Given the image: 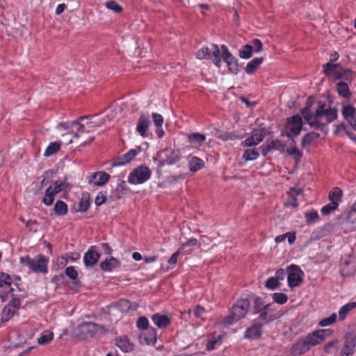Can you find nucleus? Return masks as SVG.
I'll return each instance as SVG.
<instances>
[{
  "label": "nucleus",
  "mask_w": 356,
  "mask_h": 356,
  "mask_svg": "<svg viewBox=\"0 0 356 356\" xmlns=\"http://www.w3.org/2000/svg\"><path fill=\"white\" fill-rule=\"evenodd\" d=\"M273 300L280 305L285 304L288 300V296L283 293H274L273 294Z\"/></svg>",
  "instance_id": "46"
},
{
  "label": "nucleus",
  "mask_w": 356,
  "mask_h": 356,
  "mask_svg": "<svg viewBox=\"0 0 356 356\" xmlns=\"http://www.w3.org/2000/svg\"><path fill=\"white\" fill-rule=\"evenodd\" d=\"M318 137V134L315 133H309L306 134L302 140V145H306L310 144L313 140H316Z\"/></svg>",
  "instance_id": "52"
},
{
  "label": "nucleus",
  "mask_w": 356,
  "mask_h": 356,
  "mask_svg": "<svg viewBox=\"0 0 356 356\" xmlns=\"http://www.w3.org/2000/svg\"><path fill=\"white\" fill-rule=\"evenodd\" d=\"M337 318V314L333 313L330 316L322 319L318 324L321 327H327L331 325L336 322Z\"/></svg>",
  "instance_id": "42"
},
{
  "label": "nucleus",
  "mask_w": 356,
  "mask_h": 356,
  "mask_svg": "<svg viewBox=\"0 0 356 356\" xmlns=\"http://www.w3.org/2000/svg\"><path fill=\"white\" fill-rule=\"evenodd\" d=\"M221 57L227 64L229 72L236 74L238 72L237 59L231 54L225 45L221 46Z\"/></svg>",
  "instance_id": "12"
},
{
  "label": "nucleus",
  "mask_w": 356,
  "mask_h": 356,
  "mask_svg": "<svg viewBox=\"0 0 356 356\" xmlns=\"http://www.w3.org/2000/svg\"><path fill=\"white\" fill-rule=\"evenodd\" d=\"M136 325L139 330H147L148 326H149V321L146 317L140 316L138 318V319L137 321Z\"/></svg>",
  "instance_id": "50"
},
{
  "label": "nucleus",
  "mask_w": 356,
  "mask_h": 356,
  "mask_svg": "<svg viewBox=\"0 0 356 356\" xmlns=\"http://www.w3.org/2000/svg\"><path fill=\"white\" fill-rule=\"evenodd\" d=\"M151 124L149 115L141 113L136 124V131L143 138L149 137L148 130Z\"/></svg>",
  "instance_id": "13"
},
{
  "label": "nucleus",
  "mask_w": 356,
  "mask_h": 356,
  "mask_svg": "<svg viewBox=\"0 0 356 356\" xmlns=\"http://www.w3.org/2000/svg\"><path fill=\"white\" fill-rule=\"evenodd\" d=\"M152 117L156 128L162 127L164 121L163 117L157 113H152Z\"/></svg>",
  "instance_id": "51"
},
{
  "label": "nucleus",
  "mask_w": 356,
  "mask_h": 356,
  "mask_svg": "<svg viewBox=\"0 0 356 356\" xmlns=\"http://www.w3.org/2000/svg\"><path fill=\"white\" fill-rule=\"evenodd\" d=\"M337 89L338 94L344 97L348 98L350 96V92L349 90V86L346 83L344 82H339L337 85Z\"/></svg>",
  "instance_id": "37"
},
{
  "label": "nucleus",
  "mask_w": 356,
  "mask_h": 356,
  "mask_svg": "<svg viewBox=\"0 0 356 356\" xmlns=\"http://www.w3.org/2000/svg\"><path fill=\"white\" fill-rule=\"evenodd\" d=\"M152 175L150 169L145 165H140L134 169L128 176V181L131 184H142L148 181Z\"/></svg>",
  "instance_id": "8"
},
{
  "label": "nucleus",
  "mask_w": 356,
  "mask_h": 356,
  "mask_svg": "<svg viewBox=\"0 0 356 356\" xmlns=\"http://www.w3.org/2000/svg\"><path fill=\"white\" fill-rule=\"evenodd\" d=\"M301 113L311 127L320 129L325 133L327 132L326 126L337 118V110L325 104H319L314 113L308 107L304 108Z\"/></svg>",
  "instance_id": "1"
},
{
  "label": "nucleus",
  "mask_w": 356,
  "mask_h": 356,
  "mask_svg": "<svg viewBox=\"0 0 356 356\" xmlns=\"http://www.w3.org/2000/svg\"><path fill=\"white\" fill-rule=\"evenodd\" d=\"M100 254L95 250V246H91L85 253L83 262L86 267H92L99 261Z\"/></svg>",
  "instance_id": "17"
},
{
  "label": "nucleus",
  "mask_w": 356,
  "mask_h": 356,
  "mask_svg": "<svg viewBox=\"0 0 356 356\" xmlns=\"http://www.w3.org/2000/svg\"><path fill=\"white\" fill-rule=\"evenodd\" d=\"M306 222L308 224L314 223L318 220L319 216L316 211L305 213Z\"/></svg>",
  "instance_id": "48"
},
{
  "label": "nucleus",
  "mask_w": 356,
  "mask_h": 356,
  "mask_svg": "<svg viewBox=\"0 0 356 356\" xmlns=\"http://www.w3.org/2000/svg\"><path fill=\"white\" fill-rule=\"evenodd\" d=\"M21 263L23 266H27L33 273H47L48 259L42 254H39L34 258L29 257L21 258Z\"/></svg>",
  "instance_id": "6"
},
{
  "label": "nucleus",
  "mask_w": 356,
  "mask_h": 356,
  "mask_svg": "<svg viewBox=\"0 0 356 356\" xmlns=\"http://www.w3.org/2000/svg\"><path fill=\"white\" fill-rule=\"evenodd\" d=\"M16 311L10 305H6L1 314V321L2 322H7L15 315Z\"/></svg>",
  "instance_id": "35"
},
{
  "label": "nucleus",
  "mask_w": 356,
  "mask_h": 356,
  "mask_svg": "<svg viewBox=\"0 0 356 356\" xmlns=\"http://www.w3.org/2000/svg\"><path fill=\"white\" fill-rule=\"evenodd\" d=\"M206 140V136L200 133H191L187 135V141L193 147H200Z\"/></svg>",
  "instance_id": "25"
},
{
  "label": "nucleus",
  "mask_w": 356,
  "mask_h": 356,
  "mask_svg": "<svg viewBox=\"0 0 356 356\" xmlns=\"http://www.w3.org/2000/svg\"><path fill=\"white\" fill-rule=\"evenodd\" d=\"M213 51L211 55V60H212L213 63H214V65L217 67H220L221 65L220 49H219L218 45H216V44H213Z\"/></svg>",
  "instance_id": "39"
},
{
  "label": "nucleus",
  "mask_w": 356,
  "mask_h": 356,
  "mask_svg": "<svg viewBox=\"0 0 356 356\" xmlns=\"http://www.w3.org/2000/svg\"><path fill=\"white\" fill-rule=\"evenodd\" d=\"M338 208V206L335 205V204L330 202L329 204H325L323 206L321 209V212L322 215L323 216H327L330 213H331L332 211L337 210Z\"/></svg>",
  "instance_id": "47"
},
{
  "label": "nucleus",
  "mask_w": 356,
  "mask_h": 356,
  "mask_svg": "<svg viewBox=\"0 0 356 356\" xmlns=\"http://www.w3.org/2000/svg\"><path fill=\"white\" fill-rule=\"evenodd\" d=\"M310 349L305 338L302 337L293 345L291 349V353L294 356L300 355L309 351Z\"/></svg>",
  "instance_id": "19"
},
{
  "label": "nucleus",
  "mask_w": 356,
  "mask_h": 356,
  "mask_svg": "<svg viewBox=\"0 0 356 356\" xmlns=\"http://www.w3.org/2000/svg\"><path fill=\"white\" fill-rule=\"evenodd\" d=\"M356 307V302H350L342 306L339 311V318L343 321L346 318L348 314Z\"/></svg>",
  "instance_id": "34"
},
{
  "label": "nucleus",
  "mask_w": 356,
  "mask_h": 356,
  "mask_svg": "<svg viewBox=\"0 0 356 356\" xmlns=\"http://www.w3.org/2000/svg\"><path fill=\"white\" fill-rule=\"evenodd\" d=\"M340 271L343 276H350L355 273V266L352 261L342 259L340 265Z\"/></svg>",
  "instance_id": "26"
},
{
  "label": "nucleus",
  "mask_w": 356,
  "mask_h": 356,
  "mask_svg": "<svg viewBox=\"0 0 356 356\" xmlns=\"http://www.w3.org/2000/svg\"><path fill=\"white\" fill-rule=\"evenodd\" d=\"M279 283L277 278L271 277L266 280V286L270 289H275L279 285Z\"/></svg>",
  "instance_id": "56"
},
{
  "label": "nucleus",
  "mask_w": 356,
  "mask_h": 356,
  "mask_svg": "<svg viewBox=\"0 0 356 356\" xmlns=\"http://www.w3.org/2000/svg\"><path fill=\"white\" fill-rule=\"evenodd\" d=\"M356 346V339L355 337H346V341L342 350L341 356H353L355 347Z\"/></svg>",
  "instance_id": "24"
},
{
  "label": "nucleus",
  "mask_w": 356,
  "mask_h": 356,
  "mask_svg": "<svg viewBox=\"0 0 356 356\" xmlns=\"http://www.w3.org/2000/svg\"><path fill=\"white\" fill-rule=\"evenodd\" d=\"M302 127V120L298 115H293L286 122L285 133L289 138L295 137L300 133Z\"/></svg>",
  "instance_id": "9"
},
{
  "label": "nucleus",
  "mask_w": 356,
  "mask_h": 356,
  "mask_svg": "<svg viewBox=\"0 0 356 356\" xmlns=\"http://www.w3.org/2000/svg\"><path fill=\"white\" fill-rule=\"evenodd\" d=\"M118 305L122 312H127L131 307V303L127 300H120L118 302Z\"/></svg>",
  "instance_id": "57"
},
{
  "label": "nucleus",
  "mask_w": 356,
  "mask_h": 356,
  "mask_svg": "<svg viewBox=\"0 0 356 356\" xmlns=\"http://www.w3.org/2000/svg\"><path fill=\"white\" fill-rule=\"evenodd\" d=\"M265 137V133L263 130H257L253 134L248 137L244 141L242 142V145L244 147H252L257 145L260 143Z\"/></svg>",
  "instance_id": "18"
},
{
  "label": "nucleus",
  "mask_w": 356,
  "mask_h": 356,
  "mask_svg": "<svg viewBox=\"0 0 356 356\" xmlns=\"http://www.w3.org/2000/svg\"><path fill=\"white\" fill-rule=\"evenodd\" d=\"M66 275L72 280H76L78 277V273L73 266H68L65 268Z\"/></svg>",
  "instance_id": "55"
},
{
  "label": "nucleus",
  "mask_w": 356,
  "mask_h": 356,
  "mask_svg": "<svg viewBox=\"0 0 356 356\" xmlns=\"http://www.w3.org/2000/svg\"><path fill=\"white\" fill-rule=\"evenodd\" d=\"M346 221L350 224L356 223V207L353 204L350 207L346 215Z\"/></svg>",
  "instance_id": "44"
},
{
  "label": "nucleus",
  "mask_w": 356,
  "mask_h": 356,
  "mask_svg": "<svg viewBox=\"0 0 356 356\" xmlns=\"http://www.w3.org/2000/svg\"><path fill=\"white\" fill-rule=\"evenodd\" d=\"M90 207V200L88 195L82 197L79 204L78 210L81 212H86Z\"/></svg>",
  "instance_id": "45"
},
{
  "label": "nucleus",
  "mask_w": 356,
  "mask_h": 356,
  "mask_svg": "<svg viewBox=\"0 0 356 356\" xmlns=\"http://www.w3.org/2000/svg\"><path fill=\"white\" fill-rule=\"evenodd\" d=\"M261 334V326L254 325L245 331V337L250 339H258Z\"/></svg>",
  "instance_id": "32"
},
{
  "label": "nucleus",
  "mask_w": 356,
  "mask_h": 356,
  "mask_svg": "<svg viewBox=\"0 0 356 356\" xmlns=\"http://www.w3.org/2000/svg\"><path fill=\"white\" fill-rule=\"evenodd\" d=\"M54 333L49 330H45L42 332L40 337L38 339V343L40 345H45L50 343L54 339Z\"/></svg>",
  "instance_id": "36"
},
{
  "label": "nucleus",
  "mask_w": 356,
  "mask_h": 356,
  "mask_svg": "<svg viewBox=\"0 0 356 356\" xmlns=\"http://www.w3.org/2000/svg\"><path fill=\"white\" fill-rule=\"evenodd\" d=\"M152 320L154 325L159 328L165 327L170 323V319L168 316L159 314H154Z\"/></svg>",
  "instance_id": "29"
},
{
  "label": "nucleus",
  "mask_w": 356,
  "mask_h": 356,
  "mask_svg": "<svg viewBox=\"0 0 356 356\" xmlns=\"http://www.w3.org/2000/svg\"><path fill=\"white\" fill-rule=\"evenodd\" d=\"M106 197V192H99L95 200V204L97 207L102 205L105 202Z\"/></svg>",
  "instance_id": "53"
},
{
  "label": "nucleus",
  "mask_w": 356,
  "mask_h": 356,
  "mask_svg": "<svg viewBox=\"0 0 356 356\" xmlns=\"http://www.w3.org/2000/svg\"><path fill=\"white\" fill-rule=\"evenodd\" d=\"M99 325L95 323L86 322L79 326L80 332L86 337H93L99 330Z\"/></svg>",
  "instance_id": "21"
},
{
  "label": "nucleus",
  "mask_w": 356,
  "mask_h": 356,
  "mask_svg": "<svg viewBox=\"0 0 356 356\" xmlns=\"http://www.w3.org/2000/svg\"><path fill=\"white\" fill-rule=\"evenodd\" d=\"M53 211L56 216H65L67 213V204L63 200H58L53 208Z\"/></svg>",
  "instance_id": "33"
},
{
  "label": "nucleus",
  "mask_w": 356,
  "mask_h": 356,
  "mask_svg": "<svg viewBox=\"0 0 356 356\" xmlns=\"http://www.w3.org/2000/svg\"><path fill=\"white\" fill-rule=\"evenodd\" d=\"M197 244V240L195 238H191L188 240L187 242L184 243L181 247L179 248L180 250H184L187 246H195Z\"/></svg>",
  "instance_id": "62"
},
{
  "label": "nucleus",
  "mask_w": 356,
  "mask_h": 356,
  "mask_svg": "<svg viewBox=\"0 0 356 356\" xmlns=\"http://www.w3.org/2000/svg\"><path fill=\"white\" fill-rule=\"evenodd\" d=\"M286 152L289 155L295 156L296 159H300L302 156L300 151L296 147H293L289 149H287Z\"/></svg>",
  "instance_id": "61"
},
{
  "label": "nucleus",
  "mask_w": 356,
  "mask_h": 356,
  "mask_svg": "<svg viewBox=\"0 0 356 356\" xmlns=\"http://www.w3.org/2000/svg\"><path fill=\"white\" fill-rule=\"evenodd\" d=\"M140 147L138 149H131L127 153L115 158L112 162V165L120 166L127 164L132 161L140 153Z\"/></svg>",
  "instance_id": "14"
},
{
  "label": "nucleus",
  "mask_w": 356,
  "mask_h": 356,
  "mask_svg": "<svg viewBox=\"0 0 356 356\" xmlns=\"http://www.w3.org/2000/svg\"><path fill=\"white\" fill-rule=\"evenodd\" d=\"M204 161L197 156H192L188 161L190 171L195 172L204 167Z\"/></svg>",
  "instance_id": "28"
},
{
  "label": "nucleus",
  "mask_w": 356,
  "mask_h": 356,
  "mask_svg": "<svg viewBox=\"0 0 356 356\" xmlns=\"http://www.w3.org/2000/svg\"><path fill=\"white\" fill-rule=\"evenodd\" d=\"M20 291L21 289L17 281L7 273H0V297L3 302L8 299L9 295L17 296Z\"/></svg>",
  "instance_id": "4"
},
{
  "label": "nucleus",
  "mask_w": 356,
  "mask_h": 356,
  "mask_svg": "<svg viewBox=\"0 0 356 356\" xmlns=\"http://www.w3.org/2000/svg\"><path fill=\"white\" fill-rule=\"evenodd\" d=\"M209 54V49L208 47H202L197 51L196 53V56L198 59H202L206 57Z\"/></svg>",
  "instance_id": "60"
},
{
  "label": "nucleus",
  "mask_w": 356,
  "mask_h": 356,
  "mask_svg": "<svg viewBox=\"0 0 356 356\" xmlns=\"http://www.w3.org/2000/svg\"><path fill=\"white\" fill-rule=\"evenodd\" d=\"M121 266L120 261L113 257L106 259L100 263V268L103 271L111 272L119 268Z\"/></svg>",
  "instance_id": "23"
},
{
  "label": "nucleus",
  "mask_w": 356,
  "mask_h": 356,
  "mask_svg": "<svg viewBox=\"0 0 356 356\" xmlns=\"http://www.w3.org/2000/svg\"><path fill=\"white\" fill-rule=\"evenodd\" d=\"M87 118L86 116L81 117L76 121L60 124L57 128L60 131H67L66 133L63 134V136L71 134L74 138H83L85 134L89 133L99 125L98 122L93 121L88 122L86 124L81 122Z\"/></svg>",
  "instance_id": "2"
},
{
  "label": "nucleus",
  "mask_w": 356,
  "mask_h": 356,
  "mask_svg": "<svg viewBox=\"0 0 356 356\" xmlns=\"http://www.w3.org/2000/svg\"><path fill=\"white\" fill-rule=\"evenodd\" d=\"M323 72L334 80L343 79L348 80L353 72L348 69H343L339 64L329 62L323 65Z\"/></svg>",
  "instance_id": "7"
},
{
  "label": "nucleus",
  "mask_w": 356,
  "mask_h": 356,
  "mask_svg": "<svg viewBox=\"0 0 356 356\" xmlns=\"http://www.w3.org/2000/svg\"><path fill=\"white\" fill-rule=\"evenodd\" d=\"M205 313V309L198 305L193 312L195 316L200 318Z\"/></svg>",
  "instance_id": "63"
},
{
  "label": "nucleus",
  "mask_w": 356,
  "mask_h": 356,
  "mask_svg": "<svg viewBox=\"0 0 356 356\" xmlns=\"http://www.w3.org/2000/svg\"><path fill=\"white\" fill-rule=\"evenodd\" d=\"M116 346L124 353H128L132 350V345L127 336H120L115 339Z\"/></svg>",
  "instance_id": "27"
},
{
  "label": "nucleus",
  "mask_w": 356,
  "mask_h": 356,
  "mask_svg": "<svg viewBox=\"0 0 356 356\" xmlns=\"http://www.w3.org/2000/svg\"><path fill=\"white\" fill-rule=\"evenodd\" d=\"M218 343L217 339H213L209 340L207 343V348L208 350H212L216 348V344Z\"/></svg>",
  "instance_id": "64"
},
{
  "label": "nucleus",
  "mask_w": 356,
  "mask_h": 356,
  "mask_svg": "<svg viewBox=\"0 0 356 356\" xmlns=\"http://www.w3.org/2000/svg\"><path fill=\"white\" fill-rule=\"evenodd\" d=\"M250 307V302L246 298L238 300L232 306L230 314L223 320L226 325H231L243 318Z\"/></svg>",
  "instance_id": "5"
},
{
  "label": "nucleus",
  "mask_w": 356,
  "mask_h": 356,
  "mask_svg": "<svg viewBox=\"0 0 356 356\" xmlns=\"http://www.w3.org/2000/svg\"><path fill=\"white\" fill-rule=\"evenodd\" d=\"M72 186L66 179H58L53 181L45 190L42 202L46 206H51L54 202L55 196L60 193H68Z\"/></svg>",
  "instance_id": "3"
},
{
  "label": "nucleus",
  "mask_w": 356,
  "mask_h": 356,
  "mask_svg": "<svg viewBox=\"0 0 356 356\" xmlns=\"http://www.w3.org/2000/svg\"><path fill=\"white\" fill-rule=\"evenodd\" d=\"M253 47L250 44H246L242 47L239 50V56L243 59H248L252 56Z\"/></svg>",
  "instance_id": "41"
},
{
  "label": "nucleus",
  "mask_w": 356,
  "mask_h": 356,
  "mask_svg": "<svg viewBox=\"0 0 356 356\" xmlns=\"http://www.w3.org/2000/svg\"><path fill=\"white\" fill-rule=\"evenodd\" d=\"M181 251V250H180V248H179L177 252H175V253H173L171 255V257H170V259H168V261L169 265H170L172 266H175L177 264L178 257H179Z\"/></svg>",
  "instance_id": "58"
},
{
  "label": "nucleus",
  "mask_w": 356,
  "mask_h": 356,
  "mask_svg": "<svg viewBox=\"0 0 356 356\" xmlns=\"http://www.w3.org/2000/svg\"><path fill=\"white\" fill-rule=\"evenodd\" d=\"M332 333V332L330 329L318 330L308 334L305 338L310 348H312L314 346L321 344L326 338L330 337Z\"/></svg>",
  "instance_id": "10"
},
{
  "label": "nucleus",
  "mask_w": 356,
  "mask_h": 356,
  "mask_svg": "<svg viewBox=\"0 0 356 356\" xmlns=\"http://www.w3.org/2000/svg\"><path fill=\"white\" fill-rule=\"evenodd\" d=\"M110 175L104 171H97L92 173L89 180L90 184L95 186H103L109 179Z\"/></svg>",
  "instance_id": "22"
},
{
  "label": "nucleus",
  "mask_w": 356,
  "mask_h": 356,
  "mask_svg": "<svg viewBox=\"0 0 356 356\" xmlns=\"http://www.w3.org/2000/svg\"><path fill=\"white\" fill-rule=\"evenodd\" d=\"M302 195V190L299 187L291 188L287 192V199L284 202L286 207L297 208L298 207V197Z\"/></svg>",
  "instance_id": "15"
},
{
  "label": "nucleus",
  "mask_w": 356,
  "mask_h": 356,
  "mask_svg": "<svg viewBox=\"0 0 356 356\" xmlns=\"http://www.w3.org/2000/svg\"><path fill=\"white\" fill-rule=\"evenodd\" d=\"M60 148V143L59 142L50 143L47 146L44 155L45 156H50L59 151Z\"/></svg>",
  "instance_id": "40"
},
{
  "label": "nucleus",
  "mask_w": 356,
  "mask_h": 356,
  "mask_svg": "<svg viewBox=\"0 0 356 356\" xmlns=\"http://www.w3.org/2000/svg\"><path fill=\"white\" fill-rule=\"evenodd\" d=\"M259 155L257 149H248L244 152L243 159L246 161H254L259 157Z\"/></svg>",
  "instance_id": "38"
},
{
  "label": "nucleus",
  "mask_w": 356,
  "mask_h": 356,
  "mask_svg": "<svg viewBox=\"0 0 356 356\" xmlns=\"http://www.w3.org/2000/svg\"><path fill=\"white\" fill-rule=\"evenodd\" d=\"M264 58L262 57L255 58L251 60L246 65L245 71L248 74H254L259 67L262 64Z\"/></svg>",
  "instance_id": "31"
},
{
  "label": "nucleus",
  "mask_w": 356,
  "mask_h": 356,
  "mask_svg": "<svg viewBox=\"0 0 356 356\" xmlns=\"http://www.w3.org/2000/svg\"><path fill=\"white\" fill-rule=\"evenodd\" d=\"M17 296H18V294L17 296H11L10 295H9V297L12 298V299L7 304V305L11 306V307L13 309H14L15 311H17L19 309V307L21 305L20 300Z\"/></svg>",
  "instance_id": "54"
},
{
  "label": "nucleus",
  "mask_w": 356,
  "mask_h": 356,
  "mask_svg": "<svg viewBox=\"0 0 356 356\" xmlns=\"http://www.w3.org/2000/svg\"><path fill=\"white\" fill-rule=\"evenodd\" d=\"M288 284L290 288L298 286L302 282V270L297 266L291 265L287 269Z\"/></svg>",
  "instance_id": "11"
},
{
  "label": "nucleus",
  "mask_w": 356,
  "mask_h": 356,
  "mask_svg": "<svg viewBox=\"0 0 356 356\" xmlns=\"http://www.w3.org/2000/svg\"><path fill=\"white\" fill-rule=\"evenodd\" d=\"M251 46L253 47V51L255 52L261 51L263 47L262 42L259 39H254L252 40V45Z\"/></svg>",
  "instance_id": "59"
},
{
  "label": "nucleus",
  "mask_w": 356,
  "mask_h": 356,
  "mask_svg": "<svg viewBox=\"0 0 356 356\" xmlns=\"http://www.w3.org/2000/svg\"><path fill=\"white\" fill-rule=\"evenodd\" d=\"M148 337L146 334H144V340L147 344H154L156 342V330L154 328H151L147 332Z\"/></svg>",
  "instance_id": "43"
},
{
  "label": "nucleus",
  "mask_w": 356,
  "mask_h": 356,
  "mask_svg": "<svg viewBox=\"0 0 356 356\" xmlns=\"http://www.w3.org/2000/svg\"><path fill=\"white\" fill-rule=\"evenodd\" d=\"M343 191L339 187H334L329 193V200L330 202L335 204V205H339V203L342 200Z\"/></svg>",
  "instance_id": "30"
},
{
  "label": "nucleus",
  "mask_w": 356,
  "mask_h": 356,
  "mask_svg": "<svg viewBox=\"0 0 356 356\" xmlns=\"http://www.w3.org/2000/svg\"><path fill=\"white\" fill-rule=\"evenodd\" d=\"M105 6L115 13H120L122 10V8L115 1H109L105 3Z\"/></svg>",
  "instance_id": "49"
},
{
  "label": "nucleus",
  "mask_w": 356,
  "mask_h": 356,
  "mask_svg": "<svg viewBox=\"0 0 356 356\" xmlns=\"http://www.w3.org/2000/svg\"><path fill=\"white\" fill-rule=\"evenodd\" d=\"M310 349L305 338L302 337L293 345L291 349V353L294 356L300 355L309 351Z\"/></svg>",
  "instance_id": "20"
},
{
  "label": "nucleus",
  "mask_w": 356,
  "mask_h": 356,
  "mask_svg": "<svg viewBox=\"0 0 356 356\" xmlns=\"http://www.w3.org/2000/svg\"><path fill=\"white\" fill-rule=\"evenodd\" d=\"M342 115L356 131V109L355 107L350 104L343 106Z\"/></svg>",
  "instance_id": "16"
}]
</instances>
